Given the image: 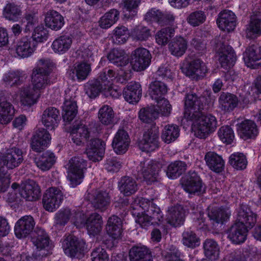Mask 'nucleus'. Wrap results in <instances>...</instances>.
<instances>
[{
  "label": "nucleus",
  "instance_id": "nucleus-48",
  "mask_svg": "<svg viewBox=\"0 0 261 261\" xmlns=\"http://www.w3.org/2000/svg\"><path fill=\"white\" fill-rule=\"evenodd\" d=\"M186 164L181 161H176L170 164L168 167L167 175L169 178H178L186 170Z\"/></svg>",
  "mask_w": 261,
  "mask_h": 261
},
{
  "label": "nucleus",
  "instance_id": "nucleus-31",
  "mask_svg": "<svg viewBox=\"0 0 261 261\" xmlns=\"http://www.w3.org/2000/svg\"><path fill=\"white\" fill-rule=\"evenodd\" d=\"M72 43L71 37L63 35L56 39L52 43L51 48L55 53L63 54L70 48Z\"/></svg>",
  "mask_w": 261,
  "mask_h": 261
},
{
  "label": "nucleus",
  "instance_id": "nucleus-52",
  "mask_svg": "<svg viewBox=\"0 0 261 261\" xmlns=\"http://www.w3.org/2000/svg\"><path fill=\"white\" fill-rule=\"evenodd\" d=\"M229 162L234 169L240 170L245 169L247 165L246 156L239 152L232 154L229 157Z\"/></svg>",
  "mask_w": 261,
  "mask_h": 261
},
{
  "label": "nucleus",
  "instance_id": "nucleus-61",
  "mask_svg": "<svg viewBox=\"0 0 261 261\" xmlns=\"http://www.w3.org/2000/svg\"><path fill=\"white\" fill-rule=\"evenodd\" d=\"M182 242L184 245L192 248L199 245L200 239L192 231L187 230L182 233Z\"/></svg>",
  "mask_w": 261,
  "mask_h": 261
},
{
  "label": "nucleus",
  "instance_id": "nucleus-18",
  "mask_svg": "<svg viewBox=\"0 0 261 261\" xmlns=\"http://www.w3.org/2000/svg\"><path fill=\"white\" fill-rule=\"evenodd\" d=\"M68 177L69 179H81L84 178L83 168L85 162L78 157H74L69 161Z\"/></svg>",
  "mask_w": 261,
  "mask_h": 261
},
{
  "label": "nucleus",
  "instance_id": "nucleus-12",
  "mask_svg": "<svg viewBox=\"0 0 261 261\" xmlns=\"http://www.w3.org/2000/svg\"><path fill=\"white\" fill-rule=\"evenodd\" d=\"M91 132L90 129L83 124L82 120H76L73 125L70 136L74 143L80 145L83 143L84 141L90 138Z\"/></svg>",
  "mask_w": 261,
  "mask_h": 261
},
{
  "label": "nucleus",
  "instance_id": "nucleus-26",
  "mask_svg": "<svg viewBox=\"0 0 261 261\" xmlns=\"http://www.w3.org/2000/svg\"><path fill=\"white\" fill-rule=\"evenodd\" d=\"M219 58L221 67L227 69L232 67L236 61V57L232 47L224 46L222 48Z\"/></svg>",
  "mask_w": 261,
  "mask_h": 261
},
{
  "label": "nucleus",
  "instance_id": "nucleus-63",
  "mask_svg": "<svg viewBox=\"0 0 261 261\" xmlns=\"http://www.w3.org/2000/svg\"><path fill=\"white\" fill-rule=\"evenodd\" d=\"M37 234L38 236L33 242L37 248L41 250L48 246L49 238L43 230H39Z\"/></svg>",
  "mask_w": 261,
  "mask_h": 261
},
{
  "label": "nucleus",
  "instance_id": "nucleus-20",
  "mask_svg": "<svg viewBox=\"0 0 261 261\" xmlns=\"http://www.w3.org/2000/svg\"><path fill=\"white\" fill-rule=\"evenodd\" d=\"M20 102L22 105L31 106L37 102L40 94L29 86L21 87L19 92Z\"/></svg>",
  "mask_w": 261,
  "mask_h": 261
},
{
  "label": "nucleus",
  "instance_id": "nucleus-4",
  "mask_svg": "<svg viewBox=\"0 0 261 261\" xmlns=\"http://www.w3.org/2000/svg\"><path fill=\"white\" fill-rule=\"evenodd\" d=\"M181 68L186 76L195 80L203 77L207 72L205 64L201 59L198 58L186 61Z\"/></svg>",
  "mask_w": 261,
  "mask_h": 261
},
{
  "label": "nucleus",
  "instance_id": "nucleus-45",
  "mask_svg": "<svg viewBox=\"0 0 261 261\" xmlns=\"http://www.w3.org/2000/svg\"><path fill=\"white\" fill-rule=\"evenodd\" d=\"M179 129L176 125H168L162 132V139L168 144L174 141L179 136Z\"/></svg>",
  "mask_w": 261,
  "mask_h": 261
},
{
  "label": "nucleus",
  "instance_id": "nucleus-40",
  "mask_svg": "<svg viewBox=\"0 0 261 261\" xmlns=\"http://www.w3.org/2000/svg\"><path fill=\"white\" fill-rule=\"evenodd\" d=\"M119 18V12L116 9H111L106 13L99 20L100 28L108 29L115 23Z\"/></svg>",
  "mask_w": 261,
  "mask_h": 261
},
{
  "label": "nucleus",
  "instance_id": "nucleus-3",
  "mask_svg": "<svg viewBox=\"0 0 261 261\" xmlns=\"http://www.w3.org/2000/svg\"><path fill=\"white\" fill-rule=\"evenodd\" d=\"M12 188L14 190L19 188L21 197L26 201H36L40 196L41 189L34 180H23L20 185L14 182L12 185Z\"/></svg>",
  "mask_w": 261,
  "mask_h": 261
},
{
  "label": "nucleus",
  "instance_id": "nucleus-57",
  "mask_svg": "<svg viewBox=\"0 0 261 261\" xmlns=\"http://www.w3.org/2000/svg\"><path fill=\"white\" fill-rule=\"evenodd\" d=\"M132 37L135 40L146 41L151 36L150 30L143 25H138L131 32Z\"/></svg>",
  "mask_w": 261,
  "mask_h": 261
},
{
  "label": "nucleus",
  "instance_id": "nucleus-42",
  "mask_svg": "<svg viewBox=\"0 0 261 261\" xmlns=\"http://www.w3.org/2000/svg\"><path fill=\"white\" fill-rule=\"evenodd\" d=\"M55 162V156L50 151L43 152L36 161L38 167L42 170L49 169Z\"/></svg>",
  "mask_w": 261,
  "mask_h": 261
},
{
  "label": "nucleus",
  "instance_id": "nucleus-55",
  "mask_svg": "<svg viewBox=\"0 0 261 261\" xmlns=\"http://www.w3.org/2000/svg\"><path fill=\"white\" fill-rule=\"evenodd\" d=\"M86 93L90 98L96 97L99 93L105 90L103 87L100 85V81H89L85 85Z\"/></svg>",
  "mask_w": 261,
  "mask_h": 261
},
{
  "label": "nucleus",
  "instance_id": "nucleus-46",
  "mask_svg": "<svg viewBox=\"0 0 261 261\" xmlns=\"http://www.w3.org/2000/svg\"><path fill=\"white\" fill-rule=\"evenodd\" d=\"M247 37L251 38L252 35L261 34V13L252 15L249 27L246 29Z\"/></svg>",
  "mask_w": 261,
  "mask_h": 261
},
{
  "label": "nucleus",
  "instance_id": "nucleus-25",
  "mask_svg": "<svg viewBox=\"0 0 261 261\" xmlns=\"http://www.w3.org/2000/svg\"><path fill=\"white\" fill-rule=\"evenodd\" d=\"M44 21L46 27L55 31L61 29L64 24L63 17L55 10H50L46 13Z\"/></svg>",
  "mask_w": 261,
  "mask_h": 261
},
{
  "label": "nucleus",
  "instance_id": "nucleus-23",
  "mask_svg": "<svg viewBox=\"0 0 261 261\" xmlns=\"http://www.w3.org/2000/svg\"><path fill=\"white\" fill-rule=\"evenodd\" d=\"M108 234L114 239L120 238L122 233L121 219L116 216H112L108 220L106 225Z\"/></svg>",
  "mask_w": 261,
  "mask_h": 261
},
{
  "label": "nucleus",
  "instance_id": "nucleus-34",
  "mask_svg": "<svg viewBox=\"0 0 261 261\" xmlns=\"http://www.w3.org/2000/svg\"><path fill=\"white\" fill-rule=\"evenodd\" d=\"M110 203V197L109 193L106 191H99L95 195L92 201V204L95 209L100 212H104L107 210Z\"/></svg>",
  "mask_w": 261,
  "mask_h": 261
},
{
  "label": "nucleus",
  "instance_id": "nucleus-19",
  "mask_svg": "<svg viewBox=\"0 0 261 261\" xmlns=\"http://www.w3.org/2000/svg\"><path fill=\"white\" fill-rule=\"evenodd\" d=\"M36 49V45L32 44L31 38L27 37L21 38L17 43L16 53L21 58L31 56Z\"/></svg>",
  "mask_w": 261,
  "mask_h": 261
},
{
  "label": "nucleus",
  "instance_id": "nucleus-14",
  "mask_svg": "<svg viewBox=\"0 0 261 261\" xmlns=\"http://www.w3.org/2000/svg\"><path fill=\"white\" fill-rule=\"evenodd\" d=\"M244 59L248 67L254 69L261 67V47L257 45L249 46L246 50Z\"/></svg>",
  "mask_w": 261,
  "mask_h": 261
},
{
  "label": "nucleus",
  "instance_id": "nucleus-28",
  "mask_svg": "<svg viewBox=\"0 0 261 261\" xmlns=\"http://www.w3.org/2000/svg\"><path fill=\"white\" fill-rule=\"evenodd\" d=\"M135 203L131 206V213L132 215L136 217V222L138 223L142 227H145L153 224L151 220L149 215L144 211L143 208L141 205Z\"/></svg>",
  "mask_w": 261,
  "mask_h": 261
},
{
  "label": "nucleus",
  "instance_id": "nucleus-62",
  "mask_svg": "<svg viewBox=\"0 0 261 261\" xmlns=\"http://www.w3.org/2000/svg\"><path fill=\"white\" fill-rule=\"evenodd\" d=\"M218 134L220 140L227 144H231L234 138L232 129L227 125L222 126Z\"/></svg>",
  "mask_w": 261,
  "mask_h": 261
},
{
  "label": "nucleus",
  "instance_id": "nucleus-10",
  "mask_svg": "<svg viewBox=\"0 0 261 261\" xmlns=\"http://www.w3.org/2000/svg\"><path fill=\"white\" fill-rule=\"evenodd\" d=\"M23 160L21 150L17 147H12L7 150L0 158V164L8 168L13 169L18 166Z\"/></svg>",
  "mask_w": 261,
  "mask_h": 261
},
{
  "label": "nucleus",
  "instance_id": "nucleus-60",
  "mask_svg": "<svg viewBox=\"0 0 261 261\" xmlns=\"http://www.w3.org/2000/svg\"><path fill=\"white\" fill-rule=\"evenodd\" d=\"M118 187L121 193L125 196L134 194L138 189L135 180H120L119 182Z\"/></svg>",
  "mask_w": 261,
  "mask_h": 261
},
{
  "label": "nucleus",
  "instance_id": "nucleus-29",
  "mask_svg": "<svg viewBox=\"0 0 261 261\" xmlns=\"http://www.w3.org/2000/svg\"><path fill=\"white\" fill-rule=\"evenodd\" d=\"M102 220L97 213L91 214L87 219L85 225L90 235L95 236L99 233L102 229Z\"/></svg>",
  "mask_w": 261,
  "mask_h": 261
},
{
  "label": "nucleus",
  "instance_id": "nucleus-8",
  "mask_svg": "<svg viewBox=\"0 0 261 261\" xmlns=\"http://www.w3.org/2000/svg\"><path fill=\"white\" fill-rule=\"evenodd\" d=\"M159 130L155 125L144 134L142 140L139 143V148L142 151H152L159 146Z\"/></svg>",
  "mask_w": 261,
  "mask_h": 261
},
{
  "label": "nucleus",
  "instance_id": "nucleus-41",
  "mask_svg": "<svg viewBox=\"0 0 261 261\" xmlns=\"http://www.w3.org/2000/svg\"><path fill=\"white\" fill-rule=\"evenodd\" d=\"M48 76L33 71L32 82L33 87L32 88L40 94L41 90L44 89L49 83Z\"/></svg>",
  "mask_w": 261,
  "mask_h": 261
},
{
  "label": "nucleus",
  "instance_id": "nucleus-24",
  "mask_svg": "<svg viewBox=\"0 0 261 261\" xmlns=\"http://www.w3.org/2000/svg\"><path fill=\"white\" fill-rule=\"evenodd\" d=\"M184 219L185 212L181 205L172 206L169 209L166 218L168 223L177 227L183 223Z\"/></svg>",
  "mask_w": 261,
  "mask_h": 261
},
{
  "label": "nucleus",
  "instance_id": "nucleus-50",
  "mask_svg": "<svg viewBox=\"0 0 261 261\" xmlns=\"http://www.w3.org/2000/svg\"><path fill=\"white\" fill-rule=\"evenodd\" d=\"M114 113L112 108L108 106H103L99 110L98 118L103 124L108 125L113 123Z\"/></svg>",
  "mask_w": 261,
  "mask_h": 261
},
{
  "label": "nucleus",
  "instance_id": "nucleus-39",
  "mask_svg": "<svg viewBox=\"0 0 261 261\" xmlns=\"http://www.w3.org/2000/svg\"><path fill=\"white\" fill-rule=\"evenodd\" d=\"M230 215L228 208L223 207L214 208L208 213V216L211 221L216 223H223L227 221Z\"/></svg>",
  "mask_w": 261,
  "mask_h": 261
},
{
  "label": "nucleus",
  "instance_id": "nucleus-36",
  "mask_svg": "<svg viewBox=\"0 0 261 261\" xmlns=\"http://www.w3.org/2000/svg\"><path fill=\"white\" fill-rule=\"evenodd\" d=\"M14 109L12 105L6 101L0 102V123L7 124L12 120Z\"/></svg>",
  "mask_w": 261,
  "mask_h": 261
},
{
  "label": "nucleus",
  "instance_id": "nucleus-6",
  "mask_svg": "<svg viewBox=\"0 0 261 261\" xmlns=\"http://www.w3.org/2000/svg\"><path fill=\"white\" fill-rule=\"evenodd\" d=\"M63 199L60 190L55 187L49 188L43 196V207L48 212H54L59 207Z\"/></svg>",
  "mask_w": 261,
  "mask_h": 261
},
{
  "label": "nucleus",
  "instance_id": "nucleus-2",
  "mask_svg": "<svg viewBox=\"0 0 261 261\" xmlns=\"http://www.w3.org/2000/svg\"><path fill=\"white\" fill-rule=\"evenodd\" d=\"M188 120L193 121V129L197 137L205 138L210 133L214 132L218 126L217 121L215 116L208 114L204 115L202 111L195 118Z\"/></svg>",
  "mask_w": 261,
  "mask_h": 261
},
{
  "label": "nucleus",
  "instance_id": "nucleus-16",
  "mask_svg": "<svg viewBox=\"0 0 261 261\" xmlns=\"http://www.w3.org/2000/svg\"><path fill=\"white\" fill-rule=\"evenodd\" d=\"M130 140L128 134L123 129H119L115 136L112 146L117 154L123 153L126 151Z\"/></svg>",
  "mask_w": 261,
  "mask_h": 261
},
{
  "label": "nucleus",
  "instance_id": "nucleus-30",
  "mask_svg": "<svg viewBox=\"0 0 261 261\" xmlns=\"http://www.w3.org/2000/svg\"><path fill=\"white\" fill-rule=\"evenodd\" d=\"M240 137L244 140L253 138L257 134V129L255 123L250 120L243 121L238 126Z\"/></svg>",
  "mask_w": 261,
  "mask_h": 261
},
{
  "label": "nucleus",
  "instance_id": "nucleus-58",
  "mask_svg": "<svg viewBox=\"0 0 261 261\" xmlns=\"http://www.w3.org/2000/svg\"><path fill=\"white\" fill-rule=\"evenodd\" d=\"M205 13L201 10L195 11L189 14L187 22L193 27H197L203 23L206 20Z\"/></svg>",
  "mask_w": 261,
  "mask_h": 261
},
{
  "label": "nucleus",
  "instance_id": "nucleus-21",
  "mask_svg": "<svg viewBox=\"0 0 261 261\" xmlns=\"http://www.w3.org/2000/svg\"><path fill=\"white\" fill-rule=\"evenodd\" d=\"M90 64L82 62L75 65L72 68L69 70V75L70 78L75 81H79L85 80L91 72Z\"/></svg>",
  "mask_w": 261,
  "mask_h": 261
},
{
  "label": "nucleus",
  "instance_id": "nucleus-9",
  "mask_svg": "<svg viewBox=\"0 0 261 261\" xmlns=\"http://www.w3.org/2000/svg\"><path fill=\"white\" fill-rule=\"evenodd\" d=\"M151 58V54L147 49L138 48L132 53L130 63L134 70L140 71L149 66Z\"/></svg>",
  "mask_w": 261,
  "mask_h": 261
},
{
  "label": "nucleus",
  "instance_id": "nucleus-32",
  "mask_svg": "<svg viewBox=\"0 0 261 261\" xmlns=\"http://www.w3.org/2000/svg\"><path fill=\"white\" fill-rule=\"evenodd\" d=\"M187 41L183 37H176L169 44L171 54L176 57H181L187 49Z\"/></svg>",
  "mask_w": 261,
  "mask_h": 261
},
{
  "label": "nucleus",
  "instance_id": "nucleus-11",
  "mask_svg": "<svg viewBox=\"0 0 261 261\" xmlns=\"http://www.w3.org/2000/svg\"><path fill=\"white\" fill-rule=\"evenodd\" d=\"M35 225V222L31 216L26 215L22 217L15 223V236L19 239L26 238L32 232Z\"/></svg>",
  "mask_w": 261,
  "mask_h": 261
},
{
  "label": "nucleus",
  "instance_id": "nucleus-17",
  "mask_svg": "<svg viewBox=\"0 0 261 261\" xmlns=\"http://www.w3.org/2000/svg\"><path fill=\"white\" fill-rule=\"evenodd\" d=\"M50 139L49 134L44 129L37 130L32 138L31 148L36 152H41Z\"/></svg>",
  "mask_w": 261,
  "mask_h": 261
},
{
  "label": "nucleus",
  "instance_id": "nucleus-44",
  "mask_svg": "<svg viewBox=\"0 0 261 261\" xmlns=\"http://www.w3.org/2000/svg\"><path fill=\"white\" fill-rule=\"evenodd\" d=\"M55 68V64L51 59L43 58L38 60L37 67L33 71L49 76Z\"/></svg>",
  "mask_w": 261,
  "mask_h": 261
},
{
  "label": "nucleus",
  "instance_id": "nucleus-43",
  "mask_svg": "<svg viewBox=\"0 0 261 261\" xmlns=\"http://www.w3.org/2000/svg\"><path fill=\"white\" fill-rule=\"evenodd\" d=\"M108 60L117 66H123L128 64V60L125 56L123 50L114 48L108 55Z\"/></svg>",
  "mask_w": 261,
  "mask_h": 261
},
{
  "label": "nucleus",
  "instance_id": "nucleus-64",
  "mask_svg": "<svg viewBox=\"0 0 261 261\" xmlns=\"http://www.w3.org/2000/svg\"><path fill=\"white\" fill-rule=\"evenodd\" d=\"M91 256L92 261H109V257L106 251L100 247L94 249Z\"/></svg>",
  "mask_w": 261,
  "mask_h": 261
},
{
  "label": "nucleus",
  "instance_id": "nucleus-5",
  "mask_svg": "<svg viewBox=\"0 0 261 261\" xmlns=\"http://www.w3.org/2000/svg\"><path fill=\"white\" fill-rule=\"evenodd\" d=\"M85 243L73 235L68 236L63 241L62 247L64 253L71 258H80L83 255Z\"/></svg>",
  "mask_w": 261,
  "mask_h": 261
},
{
  "label": "nucleus",
  "instance_id": "nucleus-15",
  "mask_svg": "<svg viewBox=\"0 0 261 261\" xmlns=\"http://www.w3.org/2000/svg\"><path fill=\"white\" fill-rule=\"evenodd\" d=\"M60 120L59 111L54 107H50L44 110L41 118L42 124L50 130L57 127Z\"/></svg>",
  "mask_w": 261,
  "mask_h": 261
},
{
  "label": "nucleus",
  "instance_id": "nucleus-33",
  "mask_svg": "<svg viewBox=\"0 0 261 261\" xmlns=\"http://www.w3.org/2000/svg\"><path fill=\"white\" fill-rule=\"evenodd\" d=\"M219 102L222 110L230 112L237 106L238 99L232 94L222 92L219 98Z\"/></svg>",
  "mask_w": 261,
  "mask_h": 261
},
{
  "label": "nucleus",
  "instance_id": "nucleus-13",
  "mask_svg": "<svg viewBox=\"0 0 261 261\" xmlns=\"http://www.w3.org/2000/svg\"><path fill=\"white\" fill-rule=\"evenodd\" d=\"M218 27L222 31L230 32L236 26V16L230 10H224L218 15L217 19Z\"/></svg>",
  "mask_w": 261,
  "mask_h": 261
},
{
  "label": "nucleus",
  "instance_id": "nucleus-54",
  "mask_svg": "<svg viewBox=\"0 0 261 261\" xmlns=\"http://www.w3.org/2000/svg\"><path fill=\"white\" fill-rule=\"evenodd\" d=\"M174 29L165 28L158 31L155 35L156 43L161 45H166L174 34Z\"/></svg>",
  "mask_w": 261,
  "mask_h": 261
},
{
  "label": "nucleus",
  "instance_id": "nucleus-22",
  "mask_svg": "<svg viewBox=\"0 0 261 261\" xmlns=\"http://www.w3.org/2000/svg\"><path fill=\"white\" fill-rule=\"evenodd\" d=\"M123 95L125 99L129 103H137L142 95L140 85L136 82L130 83L124 89Z\"/></svg>",
  "mask_w": 261,
  "mask_h": 261
},
{
  "label": "nucleus",
  "instance_id": "nucleus-51",
  "mask_svg": "<svg viewBox=\"0 0 261 261\" xmlns=\"http://www.w3.org/2000/svg\"><path fill=\"white\" fill-rule=\"evenodd\" d=\"M181 184L184 190L190 194H199L205 190L201 180H182Z\"/></svg>",
  "mask_w": 261,
  "mask_h": 261
},
{
  "label": "nucleus",
  "instance_id": "nucleus-35",
  "mask_svg": "<svg viewBox=\"0 0 261 261\" xmlns=\"http://www.w3.org/2000/svg\"><path fill=\"white\" fill-rule=\"evenodd\" d=\"M203 248L207 258L213 260L218 259L220 249L218 243L215 240L210 239L205 240L203 243Z\"/></svg>",
  "mask_w": 261,
  "mask_h": 261
},
{
  "label": "nucleus",
  "instance_id": "nucleus-38",
  "mask_svg": "<svg viewBox=\"0 0 261 261\" xmlns=\"http://www.w3.org/2000/svg\"><path fill=\"white\" fill-rule=\"evenodd\" d=\"M130 261H151L148 249L145 246H134L129 251Z\"/></svg>",
  "mask_w": 261,
  "mask_h": 261
},
{
  "label": "nucleus",
  "instance_id": "nucleus-1",
  "mask_svg": "<svg viewBox=\"0 0 261 261\" xmlns=\"http://www.w3.org/2000/svg\"><path fill=\"white\" fill-rule=\"evenodd\" d=\"M257 221V215L247 204H241L238 210L236 222L228 231V238L235 244L243 243L248 229H251Z\"/></svg>",
  "mask_w": 261,
  "mask_h": 261
},
{
  "label": "nucleus",
  "instance_id": "nucleus-53",
  "mask_svg": "<svg viewBox=\"0 0 261 261\" xmlns=\"http://www.w3.org/2000/svg\"><path fill=\"white\" fill-rule=\"evenodd\" d=\"M116 73L112 69H105L101 71L96 79L99 81L100 85L103 87L104 90H106L107 87H110L112 85V81L115 79Z\"/></svg>",
  "mask_w": 261,
  "mask_h": 261
},
{
  "label": "nucleus",
  "instance_id": "nucleus-59",
  "mask_svg": "<svg viewBox=\"0 0 261 261\" xmlns=\"http://www.w3.org/2000/svg\"><path fill=\"white\" fill-rule=\"evenodd\" d=\"M114 40L117 44H123L129 37V31L124 26L120 25L116 27L113 31Z\"/></svg>",
  "mask_w": 261,
  "mask_h": 261
},
{
  "label": "nucleus",
  "instance_id": "nucleus-7",
  "mask_svg": "<svg viewBox=\"0 0 261 261\" xmlns=\"http://www.w3.org/2000/svg\"><path fill=\"white\" fill-rule=\"evenodd\" d=\"M184 117L187 119L197 117L200 112L204 110V105L201 98L195 94H188L185 102Z\"/></svg>",
  "mask_w": 261,
  "mask_h": 261
},
{
  "label": "nucleus",
  "instance_id": "nucleus-37",
  "mask_svg": "<svg viewBox=\"0 0 261 261\" xmlns=\"http://www.w3.org/2000/svg\"><path fill=\"white\" fill-rule=\"evenodd\" d=\"M205 160L209 168L216 172H220L224 167L222 158L217 154L209 152L205 155Z\"/></svg>",
  "mask_w": 261,
  "mask_h": 261
},
{
  "label": "nucleus",
  "instance_id": "nucleus-56",
  "mask_svg": "<svg viewBox=\"0 0 261 261\" xmlns=\"http://www.w3.org/2000/svg\"><path fill=\"white\" fill-rule=\"evenodd\" d=\"M106 144L104 141L98 138H92L89 140L86 145V148H88L89 154H93V148L97 149L98 153L100 155H104L105 153Z\"/></svg>",
  "mask_w": 261,
  "mask_h": 261
},
{
  "label": "nucleus",
  "instance_id": "nucleus-47",
  "mask_svg": "<svg viewBox=\"0 0 261 261\" xmlns=\"http://www.w3.org/2000/svg\"><path fill=\"white\" fill-rule=\"evenodd\" d=\"M159 113L154 107H146L141 109L139 113V117L143 122L149 123L155 120Z\"/></svg>",
  "mask_w": 261,
  "mask_h": 261
},
{
  "label": "nucleus",
  "instance_id": "nucleus-27",
  "mask_svg": "<svg viewBox=\"0 0 261 261\" xmlns=\"http://www.w3.org/2000/svg\"><path fill=\"white\" fill-rule=\"evenodd\" d=\"M167 85L159 80L152 82L149 85V95L151 99L154 101L165 98L164 96L167 93Z\"/></svg>",
  "mask_w": 261,
  "mask_h": 261
},
{
  "label": "nucleus",
  "instance_id": "nucleus-49",
  "mask_svg": "<svg viewBox=\"0 0 261 261\" xmlns=\"http://www.w3.org/2000/svg\"><path fill=\"white\" fill-rule=\"evenodd\" d=\"M21 14V11L19 7L14 3L8 4L4 9V17L10 21H17Z\"/></svg>",
  "mask_w": 261,
  "mask_h": 261
}]
</instances>
